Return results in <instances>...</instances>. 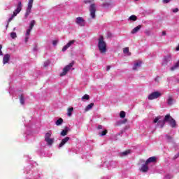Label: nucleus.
<instances>
[{"mask_svg": "<svg viewBox=\"0 0 179 179\" xmlns=\"http://www.w3.org/2000/svg\"><path fill=\"white\" fill-rule=\"evenodd\" d=\"M69 139H71L69 137H66L63 138L61 143L58 145L59 149H61V148H63L65 145V144L69 141Z\"/></svg>", "mask_w": 179, "mask_h": 179, "instance_id": "ddd939ff", "label": "nucleus"}, {"mask_svg": "<svg viewBox=\"0 0 179 179\" xmlns=\"http://www.w3.org/2000/svg\"><path fill=\"white\" fill-rule=\"evenodd\" d=\"M31 23H36V21L32 20V21L31 22Z\"/></svg>", "mask_w": 179, "mask_h": 179, "instance_id": "5fc2aeb1", "label": "nucleus"}, {"mask_svg": "<svg viewBox=\"0 0 179 179\" xmlns=\"http://www.w3.org/2000/svg\"><path fill=\"white\" fill-rule=\"evenodd\" d=\"M106 134H107V129H105L104 131H102L101 133H99V135L101 136H104L106 135Z\"/></svg>", "mask_w": 179, "mask_h": 179, "instance_id": "f704fd0d", "label": "nucleus"}, {"mask_svg": "<svg viewBox=\"0 0 179 179\" xmlns=\"http://www.w3.org/2000/svg\"><path fill=\"white\" fill-rule=\"evenodd\" d=\"M125 112L124 110H122L120 113V118H125Z\"/></svg>", "mask_w": 179, "mask_h": 179, "instance_id": "2f4dec72", "label": "nucleus"}, {"mask_svg": "<svg viewBox=\"0 0 179 179\" xmlns=\"http://www.w3.org/2000/svg\"><path fill=\"white\" fill-rule=\"evenodd\" d=\"M73 111V108H69L67 110V115L68 117H71L72 116V112Z\"/></svg>", "mask_w": 179, "mask_h": 179, "instance_id": "393cba45", "label": "nucleus"}, {"mask_svg": "<svg viewBox=\"0 0 179 179\" xmlns=\"http://www.w3.org/2000/svg\"><path fill=\"white\" fill-rule=\"evenodd\" d=\"M85 3L87 4V3H92V2H93V0L91 1V0H85Z\"/></svg>", "mask_w": 179, "mask_h": 179, "instance_id": "e433bc0d", "label": "nucleus"}, {"mask_svg": "<svg viewBox=\"0 0 179 179\" xmlns=\"http://www.w3.org/2000/svg\"><path fill=\"white\" fill-rule=\"evenodd\" d=\"M20 103L22 106L24 104V97H23V95H20Z\"/></svg>", "mask_w": 179, "mask_h": 179, "instance_id": "c756f323", "label": "nucleus"}, {"mask_svg": "<svg viewBox=\"0 0 179 179\" xmlns=\"http://www.w3.org/2000/svg\"><path fill=\"white\" fill-rule=\"evenodd\" d=\"M135 1H139V0H135Z\"/></svg>", "mask_w": 179, "mask_h": 179, "instance_id": "4d7b16f0", "label": "nucleus"}, {"mask_svg": "<svg viewBox=\"0 0 179 179\" xmlns=\"http://www.w3.org/2000/svg\"><path fill=\"white\" fill-rule=\"evenodd\" d=\"M172 11L173 12V13H177V12H178V8H174L172 10Z\"/></svg>", "mask_w": 179, "mask_h": 179, "instance_id": "ea45409f", "label": "nucleus"}, {"mask_svg": "<svg viewBox=\"0 0 179 179\" xmlns=\"http://www.w3.org/2000/svg\"><path fill=\"white\" fill-rule=\"evenodd\" d=\"M129 19V20H131L132 22H135L137 20L138 17H136V15H133L130 16Z\"/></svg>", "mask_w": 179, "mask_h": 179, "instance_id": "c85d7f7f", "label": "nucleus"}, {"mask_svg": "<svg viewBox=\"0 0 179 179\" xmlns=\"http://www.w3.org/2000/svg\"><path fill=\"white\" fill-rule=\"evenodd\" d=\"M170 62H171V55H168L164 57L162 65H167Z\"/></svg>", "mask_w": 179, "mask_h": 179, "instance_id": "f8f14e48", "label": "nucleus"}, {"mask_svg": "<svg viewBox=\"0 0 179 179\" xmlns=\"http://www.w3.org/2000/svg\"><path fill=\"white\" fill-rule=\"evenodd\" d=\"M167 103H168L169 106H171V104H173V103H174V100L173 99V98L169 97L168 99Z\"/></svg>", "mask_w": 179, "mask_h": 179, "instance_id": "7c9ffc66", "label": "nucleus"}, {"mask_svg": "<svg viewBox=\"0 0 179 179\" xmlns=\"http://www.w3.org/2000/svg\"><path fill=\"white\" fill-rule=\"evenodd\" d=\"M161 96L162 93L160 92H154L148 95V100H155L159 99Z\"/></svg>", "mask_w": 179, "mask_h": 179, "instance_id": "0eeeda50", "label": "nucleus"}, {"mask_svg": "<svg viewBox=\"0 0 179 179\" xmlns=\"http://www.w3.org/2000/svg\"><path fill=\"white\" fill-rule=\"evenodd\" d=\"M96 9H97V7H96V4L94 3H92L90 4L89 10H90V16L92 19H94V17H96Z\"/></svg>", "mask_w": 179, "mask_h": 179, "instance_id": "423d86ee", "label": "nucleus"}, {"mask_svg": "<svg viewBox=\"0 0 179 179\" xmlns=\"http://www.w3.org/2000/svg\"><path fill=\"white\" fill-rule=\"evenodd\" d=\"M68 132H69V127H65L64 129L62 131L61 136H66V135H68Z\"/></svg>", "mask_w": 179, "mask_h": 179, "instance_id": "a211bd4d", "label": "nucleus"}, {"mask_svg": "<svg viewBox=\"0 0 179 179\" xmlns=\"http://www.w3.org/2000/svg\"><path fill=\"white\" fill-rule=\"evenodd\" d=\"M85 22V20H83V17H78L76 18V23H83Z\"/></svg>", "mask_w": 179, "mask_h": 179, "instance_id": "bb28decb", "label": "nucleus"}, {"mask_svg": "<svg viewBox=\"0 0 179 179\" xmlns=\"http://www.w3.org/2000/svg\"><path fill=\"white\" fill-rule=\"evenodd\" d=\"M89 99H90V97L89 96L88 94H85L82 98L81 100H89Z\"/></svg>", "mask_w": 179, "mask_h": 179, "instance_id": "473e14b6", "label": "nucleus"}, {"mask_svg": "<svg viewBox=\"0 0 179 179\" xmlns=\"http://www.w3.org/2000/svg\"><path fill=\"white\" fill-rule=\"evenodd\" d=\"M176 51H179V43H178V47L176 48Z\"/></svg>", "mask_w": 179, "mask_h": 179, "instance_id": "603ef678", "label": "nucleus"}, {"mask_svg": "<svg viewBox=\"0 0 179 179\" xmlns=\"http://www.w3.org/2000/svg\"><path fill=\"white\" fill-rule=\"evenodd\" d=\"M149 171V166H148V164H145L141 166V171L143 173H147V171Z\"/></svg>", "mask_w": 179, "mask_h": 179, "instance_id": "f3484780", "label": "nucleus"}, {"mask_svg": "<svg viewBox=\"0 0 179 179\" xmlns=\"http://www.w3.org/2000/svg\"><path fill=\"white\" fill-rule=\"evenodd\" d=\"M10 36L11 38H16V37H17L15 32H11Z\"/></svg>", "mask_w": 179, "mask_h": 179, "instance_id": "72a5a7b5", "label": "nucleus"}, {"mask_svg": "<svg viewBox=\"0 0 179 179\" xmlns=\"http://www.w3.org/2000/svg\"><path fill=\"white\" fill-rule=\"evenodd\" d=\"M62 122H64V120H62V118H59L55 122V124L57 127H59V125H62Z\"/></svg>", "mask_w": 179, "mask_h": 179, "instance_id": "5701e85b", "label": "nucleus"}, {"mask_svg": "<svg viewBox=\"0 0 179 179\" xmlns=\"http://www.w3.org/2000/svg\"><path fill=\"white\" fill-rule=\"evenodd\" d=\"M141 66H142V62L136 61L134 63L132 70L133 71H139V69H141Z\"/></svg>", "mask_w": 179, "mask_h": 179, "instance_id": "9b49d317", "label": "nucleus"}, {"mask_svg": "<svg viewBox=\"0 0 179 179\" xmlns=\"http://www.w3.org/2000/svg\"><path fill=\"white\" fill-rule=\"evenodd\" d=\"M34 0H29L28 3V6L27 8L25 16L27 17L30 13H31V8H33V2Z\"/></svg>", "mask_w": 179, "mask_h": 179, "instance_id": "1a4fd4ad", "label": "nucleus"}, {"mask_svg": "<svg viewBox=\"0 0 179 179\" xmlns=\"http://www.w3.org/2000/svg\"><path fill=\"white\" fill-rule=\"evenodd\" d=\"M165 138H166V141L171 143V142H173V137L169 134H166L165 136Z\"/></svg>", "mask_w": 179, "mask_h": 179, "instance_id": "b1692460", "label": "nucleus"}, {"mask_svg": "<svg viewBox=\"0 0 179 179\" xmlns=\"http://www.w3.org/2000/svg\"><path fill=\"white\" fill-rule=\"evenodd\" d=\"M165 179H170V176L167 175V176L165 177Z\"/></svg>", "mask_w": 179, "mask_h": 179, "instance_id": "de8ad7c7", "label": "nucleus"}, {"mask_svg": "<svg viewBox=\"0 0 179 179\" xmlns=\"http://www.w3.org/2000/svg\"><path fill=\"white\" fill-rule=\"evenodd\" d=\"M52 135V132L51 131H49L45 135V141L47 143L48 146H52V144L54 143V138H51Z\"/></svg>", "mask_w": 179, "mask_h": 179, "instance_id": "20e7f679", "label": "nucleus"}, {"mask_svg": "<svg viewBox=\"0 0 179 179\" xmlns=\"http://www.w3.org/2000/svg\"><path fill=\"white\" fill-rule=\"evenodd\" d=\"M98 48L101 54L107 52V43L104 41L103 36H100L98 39Z\"/></svg>", "mask_w": 179, "mask_h": 179, "instance_id": "f03ea898", "label": "nucleus"}, {"mask_svg": "<svg viewBox=\"0 0 179 179\" xmlns=\"http://www.w3.org/2000/svg\"><path fill=\"white\" fill-rule=\"evenodd\" d=\"M162 120V116H157L154 120L153 122L154 124L157 123L158 124V127H159L160 128H163V127H164V124H166V122H168L170 125V127H171L172 128H176V127H177V123L176 122V120L171 117L170 116L169 114L166 115L163 120Z\"/></svg>", "mask_w": 179, "mask_h": 179, "instance_id": "f257e3e1", "label": "nucleus"}, {"mask_svg": "<svg viewBox=\"0 0 179 179\" xmlns=\"http://www.w3.org/2000/svg\"><path fill=\"white\" fill-rule=\"evenodd\" d=\"M80 26H85V24L80 23Z\"/></svg>", "mask_w": 179, "mask_h": 179, "instance_id": "864d4df0", "label": "nucleus"}, {"mask_svg": "<svg viewBox=\"0 0 179 179\" xmlns=\"http://www.w3.org/2000/svg\"><path fill=\"white\" fill-rule=\"evenodd\" d=\"M34 51H38V48L37 46H34Z\"/></svg>", "mask_w": 179, "mask_h": 179, "instance_id": "79ce46f5", "label": "nucleus"}, {"mask_svg": "<svg viewBox=\"0 0 179 179\" xmlns=\"http://www.w3.org/2000/svg\"><path fill=\"white\" fill-rule=\"evenodd\" d=\"M178 157H179V152L174 156L173 159H178Z\"/></svg>", "mask_w": 179, "mask_h": 179, "instance_id": "c03bdc74", "label": "nucleus"}, {"mask_svg": "<svg viewBox=\"0 0 179 179\" xmlns=\"http://www.w3.org/2000/svg\"><path fill=\"white\" fill-rule=\"evenodd\" d=\"M33 27H34V24L31 23L29 24V27L27 28V31L25 33V38H24L25 43H27V41H29V39L30 38V33L31 30H33Z\"/></svg>", "mask_w": 179, "mask_h": 179, "instance_id": "39448f33", "label": "nucleus"}, {"mask_svg": "<svg viewBox=\"0 0 179 179\" xmlns=\"http://www.w3.org/2000/svg\"><path fill=\"white\" fill-rule=\"evenodd\" d=\"M145 34H146L147 36H150V32H149V31H145Z\"/></svg>", "mask_w": 179, "mask_h": 179, "instance_id": "a18cd8bd", "label": "nucleus"}, {"mask_svg": "<svg viewBox=\"0 0 179 179\" xmlns=\"http://www.w3.org/2000/svg\"><path fill=\"white\" fill-rule=\"evenodd\" d=\"M9 59H10V55L9 54L5 55L3 58V65L8 64V62H9Z\"/></svg>", "mask_w": 179, "mask_h": 179, "instance_id": "2eb2a0df", "label": "nucleus"}, {"mask_svg": "<svg viewBox=\"0 0 179 179\" xmlns=\"http://www.w3.org/2000/svg\"><path fill=\"white\" fill-rule=\"evenodd\" d=\"M22 6H23L22 5V1H19L18 4L17 6V8L13 11V15L8 19V23H10V22H12V20H13V17L17 16V15H19V13H20Z\"/></svg>", "mask_w": 179, "mask_h": 179, "instance_id": "7ed1b4c3", "label": "nucleus"}, {"mask_svg": "<svg viewBox=\"0 0 179 179\" xmlns=\"http://www.w3.org/2000/svg\"><path fill=\"white\" fill-rule=\"evenodd\" d=\"M73 66V62H71L67 66H66L63 69V71L61 73L60 76H65V75H66V73H68V72L71 71V68H72Z\"/></svg>", "mask_w": 179, "mask_h": 179, "instance_id": "6e6552de", "label": "nucleus"}, {"mask_svg": "<svg viewBox=\"0 0 179 179\" xmlns=\"http://www.w3.org/2000/svg\"><path fill=\"white\" fill-rule=\"evenodd\" d=\"M75 43H76V40H71L69 41V43L63 47L62 51H63V52H65V51H66V50H68L69 47H72V45H73Z\"/></svg>", "mask_w": 179, "mask_h": 179, "instance_id": "9d476101", "label": "nucleus"}, {"mask_svg": "<svg viewBox=\"0 0 179 179\" xmlns=\"http://www.w3.org/2000/svg\"><path fill=\"white\" fill-rule=\"evenodd\" d=\"M110 66H108L107 67H106V71H110Z\"/></svg>", "mask_w": 179, "mask_h": 179, "instance_id": "8fccbe9b", "label": "nucleus"}, {"mask_svg": "<svg viewBox=\"0 0 179 179\" xmlns=\"http://www.w3.org/2000/svg\"><path fill=\"white\" fill-rule=\"evenodd\" d=\"M141 27H142V26H141V25L136 27L134 29H132L131 34H135V33H138V31H139V30H141Z\"/></svg>", "mask_w": 179, "mask_h": 179, "instance_id": "6ab92c4d", "label": "nucleus"}, {"mask_svg": "<svg viewBox=\"0 0 179 179\" xmlns=\"http://www.w3.org/2000/svg\"><path fill=\"white\" fill-rule=\"evenodd\" d=\"M164 3H169L170 2V0H163Z\"/></svg>", "mask_w": 179, "mask_h": 179, "instance_id": "37998d69", "label": "nucleus"}, {"mask_svg": "<svg viewBox=\"0 0 179 179\" xmlns=\"http://www.w3.org/2000/svg\"><path fill=\"white\" fill-rule=\"evenodd\" d=\"M156 160V157H151L146 160L145 164H150V163H155Z\"/></svg>", "mask_w": 179, "mask_h": 179, "instance_id": "dca6fc26", "label": "nucleus"}, {"mask_svg": "<svg viewBox=\"0 0 179 179\" xmlns=\"http://www.w3.org/2000/svg\"><path fill=\"white\" fill-rule=\"evenodd\" d=\"M110 166H113V164H115V162H111L110 163Z\"/></svg>", "mask_w": 179, "mask_h": 179, "instance_id": "3c124183", "label": "nucleus"}, {"mask_svg": "<svg viewBox=\"0 0 179 179\" xmlns=\"http://www.w3.org/2000/svg\"><path fill=\"white\" fill-rule=\"evenodd\" d=\"M94 106V103H90L88 106H86L85 110V111H90V110H92V108H93Z\"/></svg>", "mask_w": 179, "mask_h": 179, "instance_id": "4be33fe9", "label": "nucleus"}, {"mask_svg": "<svg viewBox=\"0 0 179 179\" xmlns=\"http://www.w3.org/2000/svg\"><path fill=\"white\" fill-rule=\"evenodd\" d=\"M131 153V150H126L120 154V156H128Z\"/></svg>", "mask_w": 179, "mask_h": 179, "instance_id": "cd10ccee", "label": "nucleus"}, {"mask_svg": "<svg viewBox=\"0 0 179 179\" xmlns=\"http://www.w3.org/2000/svg\"><path fill=\"white\" fill-rule=\"evenodd\" d=\"M69 139H71L69 137H66L63 138L61 143L58 145L59 149H61V148H63L65 145V144L69 141Z\"/></svg>", "mask_w": 179, "mask_h": 179, "instance_id": "4468645a", "label": "nucleus"}, {"mask_svg": "<svg viewBox=\"0 0 179 179\" xmlns=\"http://www.w3.org/2000/svg\"><path fill=\"white\" fill-rule=\"evenodd\" d=\"M13 30H16V28H14Z\"/></svg>", "mask_w": 179, "mask_h": 179, "instance_id": "6e6d98bb", "label": "nucleus"}, {"mask_svg": "<svg viewBox=\"0 0 179 179\" xmlns=\"http://www.w3.org/2000/svg\"><path fill=\"white\" fill-rule=\"evenodd\" d=\"M178 68H179V60L172 67H171V71H176V69H178Z\"/></svg>", "mask_w": 179, "mask_h": 179, "instance_id": "412c9836", "label": "nucleus"}, {"mask_svg": "<svg viewBox=\"0 0 179 179\" xmlns=\"http://www.w3.org/2000/svg\"><path fill=\"white\" fill-rule=\"evenodd\" d=\"M98 129H103V126L99 125L98 126Z\"/></svg>", "mask_w": 179, "mask_h": 179, "instance_id": "49530a36", "label": "nucleus"}, {"mask_svg": "<svg viewBox=\"0 0 179 179\" xmlns=\"http://www.w3.org/2000/svg\"><path fill=\"white\" fill-rule=\"evenodd\" d=\"M122 124H127V119H124L116 122V125H122Z\"/></svg>", "mask_w": 179, "mask_h": 179, "instance_id": "a878e982", "label": "nucleus"}, {"mask_svg": "<svg viewBox=\"0 0 179 179\" xmlns=\"http://www.w3.org/2000/svg\"><path fill=\"white\" fill-rule=\"evenodd\" d=\"M50 65V60H47L46 62H44V66L47 67Z\"/></svg>", "mask_w": 179, "mask_h": 179, "instance_id": "c9c22d12", "label": "nucleus"}, {"mask_svg": "<svg viewBox=\"0 0 179 179\" xmlns=\"http://www.w3.org/2000/svg\"><path fill=\"white\" fill-rule=\"evenodd\" d=\"M3 55V53L2 52V45H0V56Z\"/></svg>", "mask_w": 179, "mask_h": 179, "instance_id": "58836bf2", "label": "nucleus"}, {"mask_svg": "<svg viewBox=\"0 0 179 179\" xmlns=\"http://www.w3.org/2000/svg\"><path fill=\"white\" fill-rule=\"evenodd\" d=\"M123 52L125 55H127L128 57H129V55H131V52H129V48H124L123 49Z\"/></svg>", "mask_w": 179, "mask_h": 179, "instance_id": "aec40b11", "label": "nucleus"}, {"mask_svg": "<svg viewBox=\"0 0 179 179\" xmlns=\"http://www.w3.org/2000/svg\"><path fill=\"white\" fill-rule=\"evenodd\" d=\"M57 44H58V41L55 40V41H52V45H53L55 46V45H57Z\"/></svg>", "mask_w": 179, "mask_h": 179, "instance_id": "4c0bfd02", "label": "nucleus"}, {"mask_svg": "<svg viewBox=\"0 0 179 179\" xmlns=\"http://www.w3.org/2000/svg\"><path fill=\"white\" fill-rule=\"evenodd\" d=\"M162 36H166V31H162Z\"/></svg>", "mask_w": 179, "mask_h": 179, "instance_id": "09e8293b", "label": "nucleus"}, {"mask_svg": "<svg viewBox=\"0 0 179 179\" xmlns=\"http://www.w3.org/2000/svg\"><path fill=\"white\" fill-rule=\"evenodd\" d=\"M102 6H103V8H106V6H108V3H103L102 4Z\"/></svg>", "mask_w": 179, "mask_h": 179, "instance_id": "a19ab883", "label": "nucleus"}]
</instances>
